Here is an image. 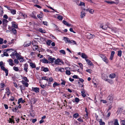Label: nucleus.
Instances as JSON below:
<instances>
[{
	"mask_svg": "<svg viewBox=\"0 0 125 125\" xmlns=\"http://www.w3.org/2000/svg\"><path fill=\"white\" fill-rule=\"evenodd\" d=\"M43 71L45 72H46L49 71V69L48 68L43 67Z\"/></svg>",
	"mask_w": 125,
	"mask_h": 125,
	"instance_id": "nucleus-39",
	"label": "nucleus"
},
{
	"mask_svg": "<svg viewBox=\"0 0 125 125\" xmlns=\"http://www.w3.org/2000/svg\"><path fill=\"white\" fill-rule=\"evenodd\" d=\"M49 82H48L50 83L51 82H52L53 81V79L52 77H51L49 79Z\"/></svg>",
	"mask_w": 125,
	"mask_h": 125,
	"instance_id": "nucleus-55",
	"label": "nucleus"
},
{
	"mask_svg": "<svg viewBox=\"0 0 125 125\" xmlns=\"http://www.w3.org/2000/svg\"><path fill=\"white\" fill-rule=\"evenodd\" d=\"M59 83H58L56 82H55L53 84V87H55L56 86H58L60 85Z\"/></svg>",
	"mask_w": 125,
	"mask_h": 125,
	"instance_id": "nucleus-40",
	"label": "nucleus"
},
{
	"mask_svg": "<svg viewBox=\"0 0 125 125\" xmlns=\"http://www.w3.org/2000/svg\"><path fill=\"white\" fill-rule=\"evenodd\" d=\"M102 79L108 82L109 83L111 84H112L114 83L113 81L112 80L109 79H106L104 78V76L102 77Z\"/></svg>",
	"mask_w": 125,
	"mask_h": 125,
	"instance_id": "nucleus-7",
	"label": "nucleus"
},
{
	"mask_svg": "<svg viewBox=\"0 0 125 125\" xmlns=\"http://www.w3.org/2000/svg\"><path fill=\"white\" fill-rule=\"evenodd\" d=\"M42 13H41L40 14L37 15V17L38 18H39L40 20H41V19L42 18Z\"/></svg>",
	"mask_w": 125,
	"mask_h": 125,
	"instance_id": "nucleus-35",
	"label": "nucleus"
},
{
	"mask_svg": "<svg viewBox=\"0 0 125 125\" xmlns=\"http://www.w3.org/2000/svg\"><path fill=\"white\" fill-rule=\"evenodd\" d=\"M122 52L121 50L118 51L117 55L119 57H121L122 56Z\"/></svg>",
	"mask_w": 125,
	"mask_h": 125,
	"instance_id": "nucleus-34",
	"label": "nucleus"
},
{
	"mask_svg": "<svg viewBox=\"0 0 125 125\" xmlns=\"http://www.w3.org/2000/svg\"><path fill=\"white\" fill-rule=\"evenodd\" d=\"M81 57L83 58H84L85 60L86 59H87L88 57L86 55L83 53H82Z\"/></svg>",
	"mask_w": 125,
	"mask_h": 125,
	"instance_id": "nucleus-21",
	"label": "nucleus"
},
{
	"mask_svg": "<svg viewBox=\"0 0 125 125\" xmlns=\"http://www.w3.org/2000/svg\"><path fill=\"white\" fill-rule=\"evenodd\" d=\"M38 57H40V58H42L43 57V55H41L40 54H38Z\"/></svg>",
	"mask_w": 125,
	"mask_h": 125,
	"instance_id": "nucleus-61",
	"label": "nucleus"
},
{
	"mask_svg": "<svg viewBox=\"0 0 125 125\" xmlns=\"http://www.w3.org/2000/svg\"><path fill=\"white\" fill-rule=\"evenodd\" d=\"M99 122L100 125H104L105 124V123L104 122L102 121V119H100V121Z\"/></svg>",
	"mask_w": 125,
	"mask_h": 125,
	"instance_id": "nucleus-29",
	"label": "nucleus"
},
{
	"mask_svg": "<svg viewBox=\"0 0 125 125\" xmlns=\"http://www.w3.org/2000/svg\"><path fill=\"white\" fill-rule=\"evenodd\" d=\"M6 90L7 92H5V93L7 94L8 96L9 97L10 93V90L7 87L6 88Z\"/></svg>",
	"mask_w": 125,
	"mask_h": 125,
	"instance_id": "nucleus-16",
	"label": "nucleus"
},
{
	"mask_svg": "<svg viewBox=\"0 0 125 125\" xmlns=\"http://www.w3.org/2000/svg\"><path fill=\"white\" fill-rule=\"evenodd\" d=\"M114 125H119L118 122V120L117 119H116L114 123Z\"/></svg>",
	"mask_w": 125,
	"mask_h": 125,
	"instance_id": "nucleus-37",
	"label": "nucleus"
},
{
	"mask_svg": "<svg viewBox=\"0 0 125 125\" xmlns=\"http://www.w3.org/2000/svg\"><path fill=\"white\" fill-rule=\"evenodd\" d=\"M115 53V52L114 51H112L111 53L110 57V60H113Z\"/></svg>",
	"mask_w": 125,
	"mask_h": 125,
	"instance_id": "nucleus-14",
	"label": "nucleus"
},
{
	"mask_svg": "<svg viewBox=\"0 0 125 125\" xmlns=\"http://www.w3.org/2000/svg\"><path fill=\"white\" fill-rule=\"evenodd\" d=\"M3 39L0 38V44H2L3 43Z\"/></svg>",
	"mask_w": 125,
	"mask_h": 125,
	"instance_id": "nucleus-60",
	"label": "nucleus"
},
{
	"mask_svg": "<svg viewBox=\"0 0 125 125\" xmlns=\"http://www.w3.org/2000/svg\"><path fill=\"white\" fill-rule=\"evenodd\" d=\"M80 100L77 97L76 98H75V102L76 103H78Z\"/></svg>",
	"mask_w": 125,
	"mask_h": 125,
	"instance_id": "nucleus-58",
	"label": "nucleus"
},
{
	"mask_svg": "<svg viewBox=\"0 0 125 125\" xmlns=\"http://www.w3.org/2000/svg\"><path fill=\"white\" fill-rule=\"evenodd\" d=\"M31 43V42L28 43H26L25 42L24 44V47H27L29 46L30 45V44Z\"/></svg>",
	"mask_w": 125,
	"mask_h": 125,
	"instance_id": "nucleus-25",
	"label": "nucleus"
},
{
	"mask_svg": "<svg viewBox=\"0 0 125 125\" xmlns=\"http://www.w3.org/2000/svg\"><path fill=\"white\" fill-rule=\"evenodd\" d=\"M30 112L31 111H30ZM31 112L32 113L30 112V115L31 116L33 117L35 115V114L34 113V111L33 110H32Z\"/></svg>",
	"mask_w": 125,
	"mask_h": 125,
	"instance_id": "nucleus-24",
	"label": "nucleus"
},
{
	"mask_svg": "<svg viewBox=\"0 0 125 125\" xmlns=\"http://www.w3.org/2000/svg\"><path fill=\"white\" fill-rule=\"evenodd\" d=\"M22 79H23L26 82H29V80L27 79V77H23L22 78Z\"/></svg>",
	"mask_w": 125,
	"mask_h": 125,
	"instance_id": "nucleus-48",
	"label": "nucleus"
},
{
	"mask_svg": "<svg viewBox=\"0 0 125 125\" xmlns=\"http://www.w3.org/2000/svg\"><path fill=\"white\" fill-rule=\"evenodd\" d=\"M36 13L35 12H32V14L30 15V16L31 17L34 18L35 19H37V18L36 16L35 15V14Z\"/></svg>",
	"mask_w": 125,
	"mask_h": 125,
	"instance_id": "nucleus-15",
	"label": "nucleus"
},
{
	"mask_svg": "<svg viewBox=\"0 0 125 125\" xmlns=\"http://www.w3.org/2000/svg\"><path fill=\"white\" fill-rule=\"evenodd\" d=\"M100 27L104 30H106L107 29L108 26L106 24H105L103 25H101Z\"/></svg>",
	"mask_w": 125,
	"mask_h": 125,
	"instance_id": "nucleus-13",
	"label": "nucleus"
},
{
	"mask_svg": "<svg viewBox=\"0 0 125 125\" xmlns=\"http://www.w3.org/2000/svg\"><path fill=\"white\" fill-rule=\"evenodd\" d=\"M87 110H85V111L86 112V114L85 115L84 117H85L86 119H88V118Z\"/></svg>",
	"mask_w": 125,
	"mask_h": 125,
	"instance_id": "nucleus-32",
	"label": "nucleus"
},
{
	"mask_svg": "<svg viewBox=\"0 0 125 125\" xmlns=\"http://www.w3.org/2000/svg\"><path fill=\"white\" fill-rule=\"evenodd\" d=\"M85 61L87 62V63L89 65L91 66H93V64L92 63V62L90 60L88 59H86Z\"/></svg>",
	"mask_w": 125,
	"mask_h": 125,
	"instance_id": "nucleus-12",
	"label": "nucleus"
},
{
	"mask_svg": "<svg viewBox=\"0 0 125 125\" xmlns=\"http://www.w3.org/2000/svg\"><path fill=\"white\" fill-rule=\"evenodd\" d=\"M42 60L43 61V62L44 63H49V61L45 58L42 59Z\"/></svg>",
	"mask_w": 125,
	"mask_h": 125,
	"instance_id": "nucleus-23",
	"label": "nucleus"
},
{
	"mask_svg": "<svg viewBox=\"0 0 125 125\" xmlns=\"http://www.w3.org/2000/svg\"><path fill=\"white\" fill-rule=\"evenodd\" d=\"M81 18H83L84 16H85V13L84 12H83V13H82V12H81Z\"/></svg>",
	"mask_w": 125,
	"mask_h": 125,
	"instance_id": "nucleus-44",
	"label": "nucleus"
},
{
	"mask_svg": "<svg viewBox=\"0 0 125 125\" xmlns=\"http://www.w3.org/2000/svg\"><path fill=\"white\" fill-rule=\"evenodd\" d=\"M39 31L42 33H46V31L45 30H43L42 29H39Z\"/></svg>",
	"mask_w": 125,
	"mask_h": 125,
	"instance_id": "nucleus-46",
	"label": "nucleus"
},
{
	"mask_svg": "<svg viewBox=\"0 0 125 125\" xmlns=\"http://www.w3.org/2000/svg\"><path fill=\"white\" fill-rule=\"evenodd\" d=\"M59 71L61 72H64V69L62 68L60 69Z\"/></svg>",
	"mask_w": 125,
	"mask_h": 125,
	"instance_id": "nucleus-63",
	"label": "nucleus"
},
{
	"mask_svg": "<svg viewBox=\"0 0 125 125\" xmlns=\"http://www.w3.org/2000/svg\"><path fill=\"white\" fill-rule=\"evenodd\" d=\"M100 56L102 59V60L106 57L103 54H100Z\"/></svg>",
	"mask_w": 125,
	"mask_h": 125,
	"instance_id": "nucleus-57",
	"label": "nucleus"
},
{
	"mask_svg": "<svg viewBox=\"0 0 125 125\" xmlns=\"http://www.w3.org/2000/svg\"><path fill=\"white\" fill-rule=\"evenodd\" d=\"M4 50L6 51L4 52V56H9V55L6 52H7L8 51H10V52H12L14 51V50H13L12 49H9L5 50Z\"/></svg>",
	"mask_w": 125,
	"mask_h": 125,
	"instance_id": "nucleus-2",
	"label": "nucleus"
},
{
	"mask_svg": "<svg viewBox=\"0 0 125 125\" xmlns=\"http://www.w3.org/2000/svg\"><path fill=\"white\" fill-rule=\"evenodd\" d=\"M81 93L82 94V96L84 97H85L86 95L85 94V93L84 92V91H82Z\"/></svg>",
	"mask_w": 125,
	"mask_h": 125,
	"instance_id": "nucleus-43",
	"label": "nucleus"
},
{
	"mask_svg": "<svg viewBox=\"0 0 125 125\" xmlns=\"http://www.w3.org/2000/svg\"><path fill=\"white\" fill-rule=\"evenodd\" d=\"M39 89L37 87H32L31 91H34L35 93H38L39 92Z\"/></svg>",
	"mask_w": 125,
	"mask_h": 125,
	"instance_id": "nucleus-6",
	"label": "nucleus"
},
{
	"mask_svg": "<svg viewBox=\"0 0 125 125\" xmlns=\"http://www.w3.org/2000/svg\"><path fill=\"white\" fill-rule=\"evenodd\" d=\"M21 92H22V91L24 90L25 89V86L23 85H21L20 86Z\"/></svg>",
	"mask_w": 125,
	"mask_h": 125,
	"instance_id": "nucleus-22",
	"label": "nucleus"
},
{
	"mask_svg": "<svg viewBox=\"0 0 125 125\" xmlns=\"http://www.w3.org/2000/svg\"><path fill=\"white\" fill-rule=\"evenodd\" d=\"M30 65L32 68H35L36 67V66L35 64L32 62L30 63Z\"/></svg>",
	"mask_w": 125,
	"mask_h": 125,
	"instance_id": "nucleus-19",
	"label": "nucleus"
},
{
	"mask_svg": "<svg viewBox=\"0 0 125 125\" xmlns=\"http://www.w3.org/2000/svg\"><path fill=\"white\" fill-rule=\"evenodd\" d=\"M10 12L11 13L13 14L14 15L16 14V10H15L11 9L10 10Z\"/></svg>",
	"mask_w": 125,
	"mask_h": 125,
	"instance_id": "nucleus-27",
	"label": "nucleus"
},
{
	"mask_svg": "<svg viewBox=\"0 0 125 125\" xmlns=\"http://www.w3.org/2000/svg\"><path fill=\"white\" fill-rule=\"evenodd\" d=\"M103 60L107 64H108V60L107 58L106 57L104 59H103Z\"/></svg>",
	"mask_w": 125,
	"mask_h": 125,
	"instance_id": "nucleus-38",
	"label": "nucleus"
},
{
	"mask_svg": "<svg viewBox=\"0 0 125 125\" xmlns=\"http://www.w3.org/2000/svg\"><path fill=\"white\" fill-rule=\"evenodd\" d=\"M57 18L60 20H62L63 18L62 16L61 15H59L58 16Z\"/></svg>",
	"mask_w": 125,
	"mask_h": 125,
	"instance_id": "nucleus-49",
	"label": "nucleus"
},
{
	"mask_svg": "<svg viewBox=\"0 0 125 125\" xmlns=\"http://www.w3.org/2000/svg\"><path fill=\"white\" fill-rule=\"evenodd\" d=\"M78 64L79 65L80 68L82 69H83V64L80 63H78Z\"/></svg>",
	"mask_w": 125,
	"mask_h": 125,
	"instance_id": "nucleus-59",
	"label": "nucleus"
},
{
	"mask_svg": "<svg viewBox=\"0 0 125 125\" xmlns=\"http://www.w3.org/2000/svg\"><path fill=\"white\" fill-rule=\"evenodd\" d=\"M22 99V98H21L19 99L18 100V104H19L20 103H21Z\"/></svg>",
	"mask_w": 125,
	"mask_h": 125,
	"instance_id": "nucleus-54",
	"label": "nucleus"
},
{
	"mask_svg": "<svg viewBox=\"0 0 125 125\" xmlns=\"http://www.w3.org/2000/svg\"><path fill=\"white\" fill-rule=\"evenodd\" d=\"M69 43H73V44H76V42L75 41L73 40H71V41H70V42Z\"/></svg>",
	"mask_w": 125,
	"mask_h": 125,
	"instance_id": "nucleus-53",
	"label": "nucleus"
},
{
	"mask_svg": "<svg viewBox=\"0 0 125 125\" xmlns=\"http://www.w3.org/2000/svg\"><path fill=\"white\" fill-rule=\"evenodd\" d=\"M15 22H12V26L14 28H18L17 25H16L15 24Z\"/></svg>",
	"mask_w": 125,
	"mask_h": 125,
	"instance_id": "nucleus-30",
	"label": "nucleus"
},
{
	"mask_svg": "<svg viewBox=\"0 0 125 125\" xmlns=\"http://www.w3.org/2000/svg\"><path fill=\"white\" fill-rule=\"evenodd\" d=\"M46 43L48 45H49L51 43V41L50 40L48 41H47Z\"/></svg>",
	"mask_w": 125,
	"mask_h": 125,
	"instance_id": "nucleus-64",
	"label": "nucleus"
},
{
	"mask_svg": "<svg viewBox=\"0 0 125 125\" xmlns=\"http://www.w3.org/2000/svg\"><path fill=\"white\" fill-rule=\"evenodd\" d=\"M28 64L27 63L25 64L24 65V70L26 72H28Z\"/></svg>",
	"mask_w": 125,
	"mask_h": 125,
	"instance_id": "nucleus-17",
	"label": "nucleus"
},
{
	"mask_svg": "<svg viewBox=\"0 0 125 125\" xmlns=\"http://www.w3.org/2000/svg\"><path fill=\"white\" fill-rule=\"evenodd\" d=\"M121 125H125V120H122L120 122Z\"/></svg>",
	"mask_w": 125,
	"mask_h": 125,
	"instance_id": "nucleus-50",
	"label": "nucleus"
},
{
	"mask_svg": "<svg viewBox=\"0 0 125 125\" xmlns=\"http://www.w3.org/2000/svg\"><path fill=\"white\" fill-rule=\"evenodd\" d=\"M15 56H16V57L19 60H20V59L21 58V56L17 52L16 53V54H15Z\"/></svg>",
	"mask_w": 125,
	"mask_h": 125,
	"instance_id": "nucleus-18",
	"label": "nucleus"
},
{
	"mask_svg": "<svg viewBox=\"0 0 125 125\" xmlns=\"http://www.w3.org/2000/svg\"><path fill=\"white\" fill-rule=\"evenodd\" d=\"M113 100V98L111 95H109L107 97V101L108 102L111 103L112 102Z\"/></svg>",
	"mask_w": 125,
	"mask_h": 125,
	"instance_id": "nucleus-3",
	"label": "nucleus"
},
{
	"mask_svg": "<svg viewBox=\"0 0 125 125\" xmlns=\"http://www.w3.org/2000/svg\"><path fill=\"white\" fill-rule=\"evenodd\" d=\"M59 62H61V63H62V64H63L64 62H63L62 61L59 59H57L56 60H55L54 61V63L55 64H57L58 65L60 64H59Z\"/></svg>",
	"mask_w": 125,
	"mask_h": 125,
	"instance_id": "nucleus-5",
	"label": "nucleus"
},
{
	"mask_svg": "<svg viewBox=\"0 0 125 125\" xmlns=\"http://www.w3.org/2000/svg\"><path fill=\"white\" fill-rule=\"evenodd\" d=\"M63 40L65 41L66 42L70 43V40L68 38L64 37H63Z\"/></svg>",
	"mask_w": 125,
	"mask_h": 125,
	"instance_id": "nucleus-20",
	"label": "nucleus"
},
{
	"mask_svg": "<svg viewBox=\"0 0 125 125\" xmlns=\"http://www.w3.org/2000/svg\"><path fill=\"white\" fill-rule=\"evenodd\" d=\"M18 59H15L14 60V62L15 63H16L17 64H18L19 63V62L18 61Z\"/></svg>",
	"mask_w": 125,
	"mask_h": 125,
	"instance_id": "nucleus-62",
	"label": "nucleus"
},
{
	"mask_svg": "<svg viewBox=\"0 0 125 125\" xmlns=\"http://www.w3.org/2000/svg\"><path fill=\"white\" fill-rule=\"evenodd\" d=\"M65 73L67 74L68 75H70L71 74V73L70 71L67 70L66 71Z\"/></svg>",
	"mask_w": 125,
	"mask_h": 125,
	"instance_id": "nucleus-52",
	"label": "nucleus"
},
{
	"mask_svg": "<svg viewBox=\"0 0 125 125\" xmlns=\"http://www.w3.org/2000/svg\"><path fill=\"white\" fill-rule=\"evenodd\" d=\"M11 31L13 33L15 34H16L17 31L16 30L14 29V28H12V29Z\"/></svg>",
	"mask_w": 125,
	"mask_h": 125,
	"instance_id": "nucleus-36",
	"label": "nucleus"
},
{
	"mask_svg": "<svg viewBox=\"0 0 125 125\" xmlns=\"http://www.w3.org/2000/svg\"><path fill=\"white\" fill-rule=\"evenodd\" d=\"M79 114L77 113H76L74 114L73 115V117L77 118L79 116Z\"/></svg>",
	"mask_w": 125,
	"mask_h": 125,
	"instance_id": "nucleus-42",
	"label": "nucleus"
},
{
	"mask_svg": "<svg viewBox=\"0 0 125 125\" xmlns=\"http://www.w3.org/2000/svg\"><path fill=\"white\" fill-rule=\"evenodd\" d=\"M32 48L33 50L35 51L38 49V45L35 46H33Z\"/></svg>",
	"mask_w": 125,
	"mask_h": 125,
	"instance_id": "nucleus-33",
	"label": "nucleus"
},
{
	"mask_svg": "<svg viewBox=\"0 0 125 125\" xmlns=\"http://www.w3.org/2000/svg\"><path fill=\"white\" fill-rule=\"evenodd\" d=\"M9 64L12 66H13L14 65L13 63V61L11 59L9 60Z\"/></svg>",
	"mask_w": 125,
	"mask_h": 125,
	"instance_id": "nucleus-26",
	"label": "nucleus"
},
{
	"mask_svg": "<svg viewBox=\"0 0 125 125\" xmlns=\"http://www.w3.org/2000/svg\"><path fill=\"white\" fill-rule=\"evenodd\" d=\"M95 37V36L94 34H91L89 33L87 35V38L88 39H92Z\"/></svg>",
	"mask_w": 125,
	"mask_h": 125,
	"instance_id": "nucleus-8",
	"label": "nucleus"
},
{
	"mask_svg": "<svg viewBox=\"0 0 125 125\" xmlns=\"http://www.w3.org/2000/svg\"><path fill=\"white\" fill-rule=\"evenodd\" d=\"M84 10H86L87 11H89V13L93 14L94 12V10L92 9H84Z\"/></svg>",
	"mask_w": 125,
	"mask_h": 125,
	"instance_id": "nucleus-11",
	"label": "nucleus"
},
{
	"mask_svg": "<svg viewBox=\"0 0 125 125\" xmlns=\"http://www.w3.org/2000/svg\"><path fill=\"white\" fill-rule=\"evenodd\" d=\"M41 94L44 96H45L47 94V93L45 90H43L42 91Z\"/></svg>",
	"mask_w": 125,
	"mask_h": 125,
	"instance_id": "nucleus-28",
	"label": "nucleus"
},
{
	"mask_svg": "<svg viewBox=\"0 0 125 125\" xmlns=\"http://www.w3.org/2000/svg\"><path fill=\"white\" fill-rule=\"evenodd\" d=\"M109 77L111 78H114L115 77V74H111L110 75Z\"/></svg>",
	"mask_w": 125,
	"mask_h": 125,
	"instance_id": "nucleus-31",
	"label": "nucleus"
},
{
	"mask_svg": "<svg viewBox=\"0 0 125 125\" xmlns=\"http://www.w3.org/2000/svg\"><path fill=\"white\" fill-rule=\"evenodd\" d=\"M47 56L49 57L48 58V59L51 61V62H49V63H52L54 62V61L55 60V58H52L51 56H50L49 55H47Z\"/></svg>",
	"mask_w": 125,
	"mask_h": 125,
	"instance_id": "nucleus-4",
	"label": "nucleus"
},
{
	"mask_svg": "<svg viewBox=\"0 0 125 125\" xmlns=\"http://www.w3.org/2000/svg\"><path fill=\"white\" fill-rule=\"evenodd\" d=\"M61 80L62 81V82L61 83V84L63 85H65L66 82L65 81L62 80V79H61Z\"/></svg>",
	"mask_w": 125,
	"mask_h": 125,
	"instance_id": "nucleus-56",
	"label": "nucleus"
},
{
	"mask_svg": "<svg viewBox=\"0 0 125 125\" xmlns=\"http://www.w3.org/2000/svg\"><path fill=\"white\" fill-rule=\"evenodd\" d=\"M105 2L110 4H112L115 3V2L113 1H107L105 0Z\"/></svg>",
	"mask_w": 125,
	"mask_h": 125,
	"instance_id": "nucleus-45",
	"label": "nucleus"
},
{
	"mask_svg": "<svg viewBox=\"0 0 125 125\" xmlns=\"http://www.w3.org/2000/svg\"><path fill=\"white\" fill-rule=\"evenodd\" d=\"M8 21L5 19H3L2 21V23L4 26H6L7 25V23Z\"/></svg>",
	"mask_w": 125,
	"mask_h": 125,
	"instance_id": "nucleus-10",
	"label": "nucleus"
},
{
	"mask_svg": "<svg viewBox=\"0 0 125 125\" xmlns=\"http://www.w3.org/2000/svg\"><path fill=\"white\" fill-rule=\"evenodd\" d=\"M3 64V62L1 61L0 62V66L1 67V69L5 72L6 73V76H8V71L7 69H6L3 66H2Z\"/></svg>",
	"mask_w": 125,
	"mask_h": 125,
	"instance_id": "nucleus-1",
	"label": "nucleus"
},
{
	"mask_svg": "<svg viewBox=\"0 0 125 125\" xmlns=\"http://www.w3.org/2000/svg\"><path fill=\"white\" fill-rule=\"evenodd\" d=\"M60 52L64 55L65 54H66L65 51L64 50H62L59 51Z\"/></svg>",
	"mask_w": 125,
	"mask_h": 125,
	"instance_id": "nucleus-47",
	"label": "nucleus"
},
{
	"mask_svg": "<svg viewBox=\"0 0 125 125\" xmlns=\"http://www.w3.org/2000/svg\"><path fill=\"white\" fill-rule=\"evenodd\" d=\"M13 70L16 71H19V69L17 67L14 66L13 67Z\"/></svg>",
	"mask_w": 125,
	"mask_h": 125,
	"instance_id": "nucleus-41",
	"label": "nucleus"
},
{
	"mask_svg": "<svg viewBox=\"0 0 125 125\" xmlns=\"http://www.w3.org/2000/svg\"><path fill=\"white\" fill-rule=\"evenodd\" d=\"M14 51L13 52H12V53L10 55V56H11V58L13 59H14L15 58V54L17 53V52L16 51Z\"/></svg>",
	"mask_w": 125,
	"mask_h": 125,
	"instance_id": "nucleus-9",
	"label": "nucleus"
},
{
	"mask_svg": "<svg viewBox=\"0 0 125 125\" xmlns=\"http://www.w3.org/2000/svg\"><path fill=\"white\" fill-rule=\"evenodd\" d=\"M32 44L33 45V46H37V42H36L35 41H34L32 42Z\"/></svg>",
	"mask_w": 125,
	"mask_h": 125,
	"instance_id": "nucleus-51",
	"label": "nucleus"
}]
</instances>
